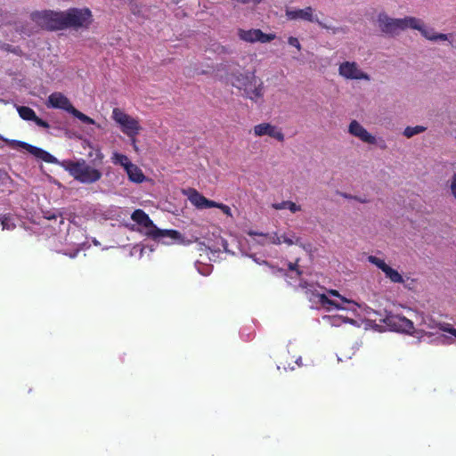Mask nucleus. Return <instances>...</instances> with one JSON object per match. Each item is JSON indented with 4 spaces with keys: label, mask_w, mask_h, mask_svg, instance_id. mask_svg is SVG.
<instances>
[{
    "label": "nucleus",
    "mask_w": 456,
    "mask_h": 456,
    "mask_svg": "<svg viewBox=\"0 0 456 456\" xmlns=\"http://www.w3.org/2000/svg\"><path fill=\"white\" fill-rule=\"evenodd\" d=\"M43 25L50 29H60L66 27L86 28L92 21L89 9H70L67 12H56L47 11L42 13Z\"/></svg>",
    "instance_id": "obj_1"
},
{
    "label": "nucleus",
    "mask_w": 456,
    "mask_h": 456,
    "mask_svg": "<svg viewBox=\"0 0 456 456\" xmlns=\"http://www.w3.org/2000/svg\"><path fill=\"white\" fill-rule=\"evenodd\" d=\"M132 219L139 225V231L142 234L161 241L163 244L169 245L181 240V235L178 232L159 229L149 216L141 209H137L132 214Z\"/></svg>",
    "instance_id": "obj_2"
},
{
    "label": "nucleus",
    "mask_w": 456,
    "mask_h": 456,
    "mask_svg": "<svg viewBox=\"0 0 456 456\" xmlns=\"http://www.w3.org/2000/svg\"><path fill=\"white\" fill-rule=\"evenodd\" d=\"M61 167L68 171L75 180L82 183H94L99 181L102 177V172L99 169L89 165L82 159L77 161H61Z\"/></svg>",
    "instance_id": "obj_3"
},
{
    "label": "nucleus",
    "mask_w": 456,
    "mask_h": 456,
    "mask_svg": "<svg viewBox=\"0 0 456 456\" xmlns=\"http://www.w3.org/2000/svg\"><path fill=\"white\" fill-rule=\"evenodd\" d=\"M377 21L381 32L395 37L407 28H417L418 18L408 16L403 19H395L385 12H380Z\"/></svg>",
    "instance_id": "obj_4"
},
{
    "label": "nucleus",
    "mask_w": 456,
    "mask_h": 456,
    "mask_svg": "<svg viewBox=\"0 0 456 456\" xmlns=\"http://www.w3.org/2000/svg\"><path fill=\"white\" fill-rule=\"evenodd\" d=\"M111 118L118 125L121 132L131 139L134 150H137L135 137L142 130L138 119L128 115L119 108L113 109Z\"/></svg>",
    "instance_id": "obj_5"
},
{
    "label": "nucleus",
    "mask_w": 456,
    "mask_h": 456,
    "mask_svg": "<svg viewBox=\"0 0 456 456\" xmlns=\"http://www.w3.org/2000/svg\"><path fill=\"white\" fill-rule=\"evenodd\" d=\"M47 106L55 108V109H61L70 114H72L74 117L81 120L83 123L86 124H95L94 120L91 118L90 117L85 115L81 111L75 109L69 100L61 93L55 92L49 95L47 100Z\"/></svg>",
    "instance_id": "obj_6"
},
{
    "label": "nucleus",
    "mask_w": 456,
    "mask_h": 456,
    "mask_svg": "<svg viewBox=\"0 0 456 456\" xmlns=\"http://www.w3.org/2000/svg\"><path fill=\"white\" fill-rule=\"evenodd\" d=\"M242 96L254 102H261L265 95L264 82L257 78L254 73L249 76L248 82L241 88Z\"/></svg>",
    "instance_id": "obj_7"
},
{
    "label": "nucleus",
    "mask_w": 456,
    "mask_h": 456,
    "mask_svg": "<svg viewBox=\"0 0 456 456\" xmlns=\"http://www.w3.org/2000/svg\"><path fill=\"white\" fill-rule=\"evenodd\" d=\"M237 35L239 38L244 42L254 44L256 42L265 44L273 41L276 36L275 34L264 33L259 28L243 29L239 28Z\"/></svg>",
    "instance_id": "obj_8"
},
{
    "label": "nucleus",
    "mask_w": 456,
    "mask_h": 456,
    "mask_svg": "<svg viewBox=\"0 0 456 456\" xmlns=\"http://www.w3.org/2000/svg\"><path fill=\"white\" fill-rule=\"evenodd\" d=\"M338 73L346 79L370 80V76L361 70L354 61H344L339 65Z\"/></svg>",
    "instance_id": "obj_9"
},
{
    "label": "nucleus",
    "mask_w": 456,
    "mask_h": 456,
    "mask_svg": "<svg viewBox=\"0 0 456 456\" xmlns=\"http://www.w3.org/2000/svg\"><path fill=\"white\" fill-rule=\"evenodd\" d=\"M368 261L380 269L390 281L394 283H403L404 280L398 271L393 269L383 259H380L375 256H369Z\"/></svg>",
    "instance_id": "obj_10"
},
{
    "label": "nucleus",
    "mask_w": 456,
    "mask_h": 456,
    "mask_svg": "<svg viewBox=\"0 0 456 456\" xmlns=\"http://www.w3.org/2000/svg\"><path fill=\"white\" fill-rule=\"evenodd\" d=\"M251 74L249 72H242L239 69H232L225 73L223 79L227 85H231L240 91Z\"/></svg>",
    "instance_id": "obj_11"
},
{
    "label": "nucleus",
    "mask_w": 456,
    "mask_h": 456,
    "mask_svg": "<svg viewBox=\"0 0 456 456\" xmlns=\"http://www.w3.org/2000/svg\"><path fill=\"white\" fill-rule=\"evenodd\" d=\"M286 16L289 20H304L310 22H317L322 28H329L314 16V10L308 6L305 9L287 10Z\"/></svg>",
    "instance_id": "obj_12"
},
{
    "label": "nucleus",
    "mask_w": 456,
    "mask_h": 456,
    "mask_svg": "<svg viewBox=\"0 0 456 456\" xmlns=\"http://www.w3.org/2000/svg\"><path fill=\"white\" fill-rule=\"evenodd\" d=\"M254 134L256 136L268 135L272 138L276 139L279 142L284 141V134L281 132V128L270 124V123H261L254 126Z\"/></svg>",
    "instance_id": "obj_13"
},
{
    "label": "nucleus",
    "mask_w": 456,
    "mask_h": 456,
    "mask_svg": "<svg viewBox=\"0 0 456 456\" xmlns=\"http://www.w3.org/2000/svg\"><path fill=\"white\" fill-rule=\"evenodd\" d=\"M348 132L359 138L363 142L369 144H375L376 138L372 134H370L358 121L353 120L349 124Z\"/></svg>",
    "instance_id": "obj_14"
},
{
    "label": "nucleus",
    "mask_w": 456,
    "mask_h": 456,
    "mask_svg": "<svg viewBox=\"0 0 456 456\" xmlns=\"http://www.w3.org/2000/svg\"><path fill=\"white\" fill-rule=\"evenodd\" d=\"M388 322L390 325L395 326L396 330L403 332L411 333L414 330L413 322L404 316L394 315L388 318Z\"/></svg>",
    "instance_id": "obj_15"
},
{
    "label": "nucleus",
    "mask_w": 456,
    "mask_h": 456,
    "mask_svg": "<svg viewBox=\"0 0 456 456\" xmlns=\"http://www.w3.org/2000/svg\"><path fill=\"white\" fill-rule=\"evenodd\" d=\"M412 29L419 30L420 34L430 41L436 40H447V35L442 33H436L433 28H427L420 19H418L417 28H411Z\"/></svg>",
    "instance_id": "obj_16"
},
{
    "label": "nucleus",
    "mask_w": 456,
    "mask_h": 456,
    "mask_svg": "<svg viewBox=\"0 0 456 456\" xmlns=\"http://www.w3.org/2000/svg\"><path fill=\"white\" fill-rule=\"evenodd\" d=\"M24 149H28L29 151L34 154L36 157L41 159L42 160L47 162V163H53V164H58L61 166V161H59L54 156L50 154L49 152L37 148L30 146L27 143V146L23 147Z\"/></svg>",
    "instance_id": "obj_17"
},
{
    "label": "nucleus",
    "mask_w": 456,
    "mask_h": 456,
    "mask_svg": "<svg viewBox=\"0 0 456 456\" xmlns=\"http://www.w3.org/2000/svg\"><path fill=\"white\" fill-rule=\"evenodd\" d=\"M314 296L317 298L316 303L320 305V306L327 311H330L332 309H344V307L338 304V302L330 299L325 294L316 293Z\"/></svg>",
    "instance_id": "obj_18"
},
{
    "label": "nucleus",
    "mask_w": 456,
    "mask_h": 456,
    "mask_svg": "<svg viewBox=\"0 0 456 456\" xmlns=\"http://www.w3.org/2000/svg\"><path fill=\"white\" fill-rule=\"evenodd\" d=\"M209 208H217L221 209L222 212L225 214L227 216H232V210L229 206L223 203H217L214 200H210L201 195V209Z\"/></svg>",
    "instance_id": "obj_19"
},
{
    "label": "nucleus",
    "mask_w": 456,
    "mask_h": 456,
    "mask_svg": "<svg viewBox=\"0 0 456 456\" xmlns=\"http://www.w3.org/2000/svg\"><path fill=\"white\" fill-rule=\"evenodd\" d=\"M126 172L131 182L140 183L145 180V175H143L141 168L133 163L128 166V167L126 169Z\"/></svg>",
    "instance_id": "obj_20"
},
{
    "label": "nucleus",
    "mask_w": 456,
    "mask_h": 456,
    "mask_svg": "<svg viewBox=\"0 0 456 456\" xmlns=\"http://www.w3.org/2000/svg\"><path fill=\"white\" fill-rule=\"evenodd\" d=\"M248 234L250 237L259 236V237L267 239V240H269V242L272 243V244H275V245L281 244V238L279 237L277 235V233L268 234V233L258 232H256V231H249L248 232Z\"/></svg>",
    "instance_id": "obj_21"
},
{
    "label": "nucleus",
    "mask_w": 456,
    "mask_h": 456,
    "mask_svg": "<svg viewBox=\"0 0 456 456\" xmlns=\"http://www.w3.org/2000/svg\"><path fill=\"white\" fill-rule=\"evenodd\" d=\"M111 161L114 165H120L125 170L132 164L127 156L118 152L112 153Z\"/></svg>",
    "instance_id": "obj_22"
},
{
    "label": "nucleus",
    "mask_w": 456,
    "mask_h": 456,
    "mask_svg": "<svg viewBox=\"0 0 456 456\" xmlns=\"http://www.w3.org/2000/svg\"><path fill=\"white\" fill-rule=\"evenodd\" d=\"M273 208L276 210L289 208L292 213H296L301 210L300 205H297L296 203L289 200H284L281 203H274L273 204Z\"/></svg>",
    "instance_id": "obj_23"
},
{
    "label": "nucleus",
    "mask_w": 456,
    "mask_h": 456,
    "mask_svg": "<svg viewBox=\"0 0 456 456\" xmlns=\"http://www.w3.org/2000/svg\"><path fill=\"white\" fill-rule=\"evenodd\" d=\"M17 111H18L20 117L24 120L34 121V119L37 118V115H36L35 111L32 109H30L29 107L18 106Z\"/></svg>",
    "instance_id": "obj_24"
},
{
    "label": "nucleus",
    "mask_w": 456,
    "mask_h": 456,
    "mask_svg": "<svg viewBox=\"0 0 456 456\" xmlns=\"http://www.w3.org/2000/svg\"><path fill=\"white\" fill-rule=\"evenodd\" d=\"M0 223L3 230L11 231L16 227L13 217L10 215H0Z\"/></svg>",
    "instance_id": "obj_25"
},
{
    "label": "nucleus",
    "mask_w": 456,
    "mask_h": 456,
    "mask_svg": "<svg viewBox=\"0 0 456 456\" xmlns=\"http://www.w3.org/2000/svg\"><path fill=\"white\" fill-rule=\"evenodd\" d=\"M426 129L427 128L423 126H407L403 131V135L407 138H411L415 134L423 133Z\"/></svg>",
    "instance_id": "obj_26"
},
{
    "label": "nucleus",
    "mask_w": 456,
    "mask_h": 456,
    "mask_svg": "<svg viewBox=\"0 0 456 456\" xmlns=\"http://www.w3.org/2000/svg\"><path fill=\"white\" fill-rule=\"evenodd\" d=\"M183 193L187 196V198L191 200V202L196 206L200 207V194L193 189H186L183 190Z\"/></svg>",
    "instance_id": "obj_27"
},
{
    "label": "nucleus",
    "mask_w": 456,
    "mask_h": 456,
    "mask_svg": "<svg viewBox=\"0 0 456 456\" xmlns=\"http://www.w3.org/2000/svg\"><path fill=\"white\" fill-rule=\"evenodd\" d=\"M323 319L329 321V322L334 326H338L343 322H346V318H342L341 316H338V315H334V316L327 315V316H324Z\"/></svg>",
    "instance_id": "obj_28"
},
{
    "label": "nucleus",
    "mask_w": 456,
    "mask_h": 456,
    "mask_svg": "<svg viewBox=\"0 0 456 456\" xmlns=\"http://www.w3.org/2000/svg\"><path fill=\"white\" fill-rule=\"evenodd\" d=\"M440 330L447 332L456 338V329H454L450 323H437L436 325Z\"/></svg>",
    "instance_id": "obj_29"
},
{
    "label": "nucleus",
    "mask_w": 456,
    "mask_h": 456,
    "mask_svg": "<svg viewBox=\"0 0 456 456\" xmlns=\"http://www.w3.org/2000/svg\"><path fill=\"white\" fill-rule=\"evenodd\" d=\"M299 259L297 258L296 262L288 264L289 271L294 272L296 273V278H299L303 274V271L299 268L298 265Z\"/></svg>",
    "instance_id": "obj_30"
},
{
    "label": "nucleus",
    "mask_w": 456,
    "mask_h": 456,
    "mask_svg": "<svg viewBox=\"0 0 456 456\" xmlns=\"http://www.w3.org/2000/svg\"><path fill=\"white\" fill-rule=\"evenodd\" d=\"M0 140L3 141V142H5L9 145H11L12 148H16L18 146L19 147H25V146H27L26 142H20V141H16V140H9V139H6V138L3 137L1 134H0ZM0 147H3V145L0 144Z\"/></svg>",
    "instance_id": "obj_31"
},
{
    "label": "nucleus",
    "mask_w": 456,
    "mask_h": 456,
    "mask_svg": "<svg viewBox=\"0 0 456 456\" xmlns=\"http://www.w3.org/2000/svg\"><path fill=\"white\" fill-rule=\"evenodd\" d=\"M202 246H204L205 250H209L211 252L220 251V248L217 245H208V244H206L205 241L201 242V251L203 250Z\"/></svg>",
    "instance_id": "obj_32"
},
{
    "label": "nucleus",
    "mask_w": 456,
    "mask_h": 456,
    "mask_svg": "<svg viewBox=\"0 0 456 456\" xmlns=\"http://www.w3.org/2000/svg\"><path fill=\"white\" fill-rule=\"evenodd\" d=\"M289 45L296 47L297 50L301 49V45L297 37H289L288 39Z\"/></svg>",
    "instance_id": "obj_33"
},
{
    "label": "nucleus",
    "mask_w": 456,
    "mask_h": 456,
    "mask_svg": "<svg viewBox=\"0 0 456 456\" xmlns=\"http://www.w3.org/2000/svg\"><path fill=\"white\" fill-rule=\"evenodd\" d=\"M328 294L336 297H338L342 300V302L348 303L349 301L345 298L343 296L339 294V292L336 289H329Z\"/></svg>",
    "instance_id": "obj_34"
},
{
    "label": "nucleus",
    "mask_w": 456,
    "mask_h": 456,
    "mask_svg": "<svg viewBox=\"0 0 456 456\" xmlns=\"http://www.w3.org/2000/svg\"><path fill=\"white\" fill-rule=\"evenodd\" d=\"M451 191H452V195L456 199V174H454L452 178Z\"/></svg>",
    "instance_id": "obj_35"
},
{
    "label": "nucleus",
    "mask_w": 456,
    "mask_h": 456,
    "mask_svg": "<svg viewBox=\"0 0 456 456\" xmlns=\"http://www.w3.org/2000/svg\"><path fill=\"white\" fill-rule=\"evenodd\" d=\"M34 122L38 126H41V127H44V128H48L49 127V125L47 122L44 121L43 119L39 118L37 117L36 119H34Z\"/></svg>",
    "instance_id": "obj_36"
},
{
    "label": "nucleus",
    "mask_w": 456,
    "mask_h": 456,
    "mask_svg": "<svg viewBox=\"0 0 456 456\" xmlns=\"http://www.w3.org/2000/svg\"><path fill=\"white\" fill-rule=\"evenodd\" d=\"M281 242H284L288 245H292L293 244V240L290 239V238H288L286 236H281Z\"/></svg>",
    "instance_id": "obj_37"
},
{
    "label": "nucleus",
    "mask_w": 456,
    "mask_h": 456,
    "mask_svg": "<svg viewBox=\"0 0 456 456\" xmlns=\"http://www.w3.org/2000/svg\"><path fill=\"white\" fill-rule=\"evenodd\" d=\"M354 200H357V201H359V202H361V203H365V202H367V200L362 199V198H360V197H357V196L354 197Z\"/></svg>",
    "instance_id": "obj_38"
},
{
    "label": "nucleus",
    "mask_w": 456,
    "mask_h": 456,
    "mask_svg": "<svg viewBox=\"0 0 456 456\" xmlns=\"http://www.w3.org/2000/svg\"><path fill=\"white\" fill-rule=\"evenodd\" d=\"M296 363L298 365V366H302L303 363H302V358L301 357H298L297 360H296Z\"/></svg>",
    "instance_id": "obj_39"
},
{
    "label": "nucleus",
    "mask_w": 456,
    "mask_h": 456,
    "mask_svg": "<svg viewBox=\"0 0 456 456\" xmlns=\"http://www.w3.org/2000/svg\"><path fill=\"white\" fill-rule=\"evenodd\" d=\"M267 241V239L263 238V240H258L257 242L261 245H265Z\"/></svg>",
    "instance_id": "obj_40"
},
{
    "label": "nucleus",
    "mask_w": 456,
    "mask_h": 456,
    "mask_svg": "<svg viewBox=\"0 0 456 456\" xmlns=\"http://www.w3.org/2000/svg\"><path fill=\"white\" fill-rule=\"evenodd\" d=\"M342 195H343V197H344V198H346V199H353V200H354V196H352V195H350V194H346V193H344V194H342Z\"/></svg>",
    "instance_id": "obj_41"
},
{
    "label": "nucleus",
    "mask_w": 456,
    "mask_h": 456,
    "mask_svg": "<svg viewBox=\"0 0 456 456\" xmlns=\"http://www.w3.org/2000/svg\"><path fill=\"white\" fill-rule=\"evenodd\" d=\"M278 272H280L281 273H282L285 276H288L287 273L282 268H279Z\"/></svg>",
    "instance_id": "obj_42"
},
{
    "label": "nucleus",
    "mask_w": 456,
    "mask_h": 456,
    "mask_svg": "<svg viewBox=\"0 0 456 456\" xmlns=\"http://www.w3.org/2000/svg\"><path fill=\"white\" fill-rule=\"evenodd\" d=\"M200 273H201V275H206L207 274L206 271L203 269L202 266H201Z\"/></svg>",
    "instance_id": "obj_43"
},
{
    "label": "nucleus",
    "mask_w": 456,
    "mask_h": 456,
    "mask_svg": "<svg viewBox=\"0 0 456 456\" xmlns=\"http://www.w3.org/2000/svg\"><path fill=\"white\" fill-rule=\"evenodd\" d=\"M77 252H78V250H76V252L71 254L69 256L70 257H75L77 256Z\"/></svg>",
    "instance_id": "obj_44"
}]
</instances>
